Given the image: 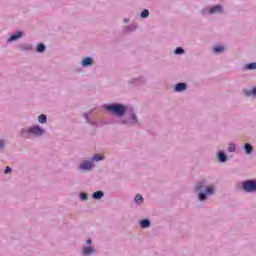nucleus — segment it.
Here are the masks:
<instances>
[{"label":"nucleus","instance_id":"f257e3e1","mask_svg":"<svg viewBox=\"0 0 256 256\" xmlns=\"http://www.w3.org/2000/svg\"><path fill=\"white\" fill-rule=\"evenodd\" d=\"M195 191L198 193V201H207L209 197L215 195V185H209L207 180H202L196 184Z\"/></svg>","mask_w":256,"mask_h":256},{"label":"nucleus","instance_id":"f03ea898","mask_svg":"<svg viewBox=\"0 0 256 256\" xmlns=\"http://www.w3.org/2000/svg\"><path fill=\"white\" fill-rule=\"evenodd\" d=\"M105 109H107L109 113H112V115H116L117 117H123V115L127 113V107L119 103L108 104L105 106Z\"/></svg>","mask_w":256,"mask_h":256},{"label":"nucleus","instance_id":"7ed1b4c3","mask_svg":"<svg viewBox=\"0 0 256 256\" xmlns=\"http://www.w3.org/2000/svg\"><path fill=\"white\" fill-rule=\"evenodd\" d=\"M87 245L82 247V256H93V255H97V248L93 245H91L93 243V240L91 238L86 240Z\"/></svg>","mask_w":256,"mask_h":256},{"label":"nucleus","instance_id":"20e7f679","mask_svg":"<svg viewBox=\"0 0 256 256\" xmlns=\"http://www.w3.org/2000/svg\"><path fill=\"white\" fill-rule=\"evenodd\" d=\"M219 13H223V6L221 5H216L211 8H203L200 10V14L204 17L207 15H217Z\"/></svg>","mask_w":256,"mask_h":256},{"label":"nucleus","instance_id":"39448f33","mask_svg":"<svg viewBox=\"0 0 256 256\" xmlns=\"http://www.w3.org/2000/svg\"><path fill=\"white\" fill-rule=\"evenodd\" d=\"M242 189L245 193H256V180L250 179L242 182Z\"/></svg>","mask_w":256,"mask_h":256},{"label":"nucleus","instance_id":"423d86ee","mask_svg":"<svg viewBox=\"0 0 256 256\" xmlns=\"http://www.w3.org/2000/svg\"><path fill=\"white\" fill-rule=\"evenodd\" d=\"M120 125H139L137 114L131 112L129 118H122L119 120Z\"/></svg>","mask_w":256,"mask_h":256},{"label":"nucleus","instance_id":"0eeeda50","mask_svg":"<svg viewBox=\"0 0 256 256\" xmlns=\"http://www.w3.org/2000/svg\"><path fill=\"white\" fill-rule=\"evenodd\" d=\"M95 169V163L91 160H83L79 165H78V171H93Z\"/></svg>","mask_w":256,"mask_h":256},{"label":"nucleus","instance_id":"6e6552de","mask_svg":"<svg viewBox=\"0 0 256 256\" xmlns=\"http://www.w3.org/2000/svg\"><path fill=\"white\" fill-rule=\"evenodd\" d=\"M29 133L34 137H43V135H45V129L41 128L39 125H35L29 128Z\"/></svg>","mask_w":256,"mask_h":256},{"label":"nucleus","instance_id":"1a4fd4ad","mask_svg":"<svg viewBox=\"0 0 256 256\" xmlns=\"http://www.w3.org/2000/svg\"><path fill=\"white\" fill-rule=\"evenodd\" d=\"M24 33L23 31H17L16 33L12 34L6 41V43H13V41H18V39H21L23 37Z\"/></svg>","mask_w":256,"mask_h":256},{"label":"nucleus","instance_id":"9d476101","mask_svg":"<svg viewBox=\"0 0 256 256\" xmlns=\"http://www.w3.org/2000/svg\"><path fill=\"white\" fill-rule=\"evenodd\" d=\"M82 67H91L93 65V58L91 57H86L84 59H82L81 62Z\"/></svg>","mask_w":256,"mask_h":256},{"label":"nucleus","instance_id":"9b49d317","mask_svg":"<svg viewBox=\"0 0 256 256\" xmlns=\"http://www.w3.org/2000/svg\"><path fill=\"white\" fill-rule=\"evenodd\" d=\"M185 89H187V84L181 82L175 85L174 91H176V93H181L182 91H185Z\"/></svg>","mask_w":256,"mask_h":256},{"label":"nucleus","instance_id":"f8f14e48","mask_svg":"<svg viewBox=\"0 0 256 256\" xmlns=\"http://www.w3.org/2000/svg\"><path fill=\"white\" fill-rule=\"evenodd\" d=\"M20 137H23L24 139H30L31 138V132H29V128H23L20 130Z\"/></svg>","mask_w":256,"mask_h":256},{"label":"nucleus","instance_id":"ddd939ff","mask_svg":"<svg viewBox=\"0 0 256 256\" xmlns=\"http://www.w3.org/2000/svg\"><path fill=\"white\" fill-rule=\"evenodd\" d=\"M217 159L220 163H226L227 161V154H225V152L220 151L217 154Z\"/></svg>","mask_w":256,"mask_h":256},{"label":"nucleus","instance_id":"4468645a","mask_svg":"<svg viewBox=\"0 0 256 256\" xmlns=\"http://www.w3.org/2000/svg\"><path fill=\"white\" fill-rule=\"evenodd\" d=\"M104 159H105L104 155L94 154L90 161H92V163H99V161H103Z\"/></svg>","mask_w":256,"mask_h":256},{"label":"nucleus","instance_id":"2eb2a0df","mask_svg":"<svg viewBox=\"0 0 256 256\" xmlns=\"http://www.w3.org/2000/svg\"><path fill=\"white\" fill-rule=\"evenodd\" d=\"M103 197H105V193L101 190L96 191L92 194V198L96 199L97 201H99L100 199H103Z\"/></svg>","mask_w":256,"mask_h":256},{"label":"nucleus","instance_id":"dca6fc26","mask_svg":"<svg viewBox=\"0 0 256 256\" xmlns=\"http://www.w3.org/2000/svg\"><path fill=\"white\" fill-rule=\"evenodd\" d=\"M140 227H141V229H147V228L151 227V221L149 219L141 220Z\"/></svg>","mask_w":256,"mask_h":256},{"label":"nucleus","instance_id":"f3484780","mask_svg":"<svg viewBox=\"0 0 256 256\" xmlns=\"http://www.w3.org/2000/svg\"><path fill=\"white\" fill-rule=\"evenodd\" d=\"M145 199L143 198V195L141 194H137L134 198V203H136V205H143Z\"/></svg>","mask_w":256,"mask_h":256},{"label":"nucleus","instance_id":"a211bd4d","mask_svg":"<svg viewBox=\"0 0 256 256\" xmlns=\"http://www.w3.org/2000/svg\"><path fill=\"white\" fill-rule=\"evenodd\" d=\"M243 149L246 155H251V153H253V146L249 143H245Z\"/></svg>","mask_w":256,"mask_h":256},{"label":"nucleus","instance_id":"6ab92c4d","mask_svg":"<svg viewBox=\"0 0 256 256\" xmlns=\"http://www.w3.org/2000/svg\"><path fill=\"white\" fill-rule=\"evenodd\" d=\"M130 83H133L134 85H143V83H145V78L143 77L134 78L130 81Z\"/></svg>","mask_w":256,"mask_h":256},{"label":"nucleus","instance_id":"aec40b11","mask_svg":"<svg viewBox=\"0 0 256 256\" xmlns=\"http://www.w3.org/2000/svg\"><path fill=\"white\" fill-rule=\"evenodd\" d=\"M137 29V26L135 24H132L130 26H124L123 27V32L124 33H129V32H133Z\"/></svg>","mask_w":256,"mask_h":256},{"label":"nucleus","instance_id":"412c9836","mask_svg":"<svg viewBox=\"0 0 256 256\" xmlns=\"http://www.w3.org/2000/svg\"><path fill=\"white\" fill-rule=\"evenodd\" d=\"M256 69V62H252L244 65V71H253Z\"/></svg>","mask_w":256,"mask_h":256},{"label":"nucleus","instance_id":"4be33fe9","mask_svg":"<svg viewBox=\"0 0 256 256\" xmlns=\"http://www.w3.org/2000/svg\"><path fill=\"white\" fill-rule=\"evenodd\" d=\"M22 51H33V45L31 44H24L21 46Z\"/></svg>","mask_w":256,"mask_h":256},{"label":"nucleus","instance_id":"5701e85b","mask_svg":"<svg viewBox=\"0 0 256 256\" xmlns=\"http://www.w3.org/2000/svg\"><path fill=\"white\" fill-rule=\"evenodd\" d=\"M245 95H246V97H251V96L256 97V88H253L251 90H247L245 92Z\"/></svg>","mask_w":256,"mask_h":256},{"label":"nucleus","instance_id":"b1692460","mask_svg":"<svg viewBox=\"0 0 256 256\" xmlns=\"http://www.w3.org/2000/svg\"><path fill=\"white\" fill-rule=\"evenodd\" d=\"M83 117H84L86 123H88L89 125H97V122L91 121V119L89 118V114L85 113V114H83Z\"/></svg>","mask_w":256,"mask_h":256},{"label":"nucleus","instance_id":"393cba45","mask_svg":"<svg viewBox=\"0 0 256 256\" xmlns=\"http://www.w3.org/2000/svg\"><path fill=\"white\" fill-rule=\"evenodd\" d=\"M38 122L41 124L47 123V115L41 114L38 116Z\"/></svg>","mask_w":256,"mask_h":256},{"label":"nucleus","instance_id":"a878e982","mask_svg":"<svg viewBox=\"0 0 256 256\" xmlns=\"http://www.w3.org/2000/svg\"><path fill=\"white\" fill-rule=\"evenodd\" d=\"M45 49H46V47L44 46V44L40 43V44H38L36 51H37V53H45Z\"/></svg>","mask_w":256,"mask_h":256},{"label":"nucleus","instance_id":"bb28decb","mask_svg":"<svg viewBox=\"0 0 256 256\" xmlns=\"http://www.w3.org/2000/svg\"><path fill=\"white\" fill-rule=\"evenodd\" d=\"M213 51H214V53H223V51H225V47H223V46H215L213 48Z\"/></svg>","mask_w":256,"mask_h":256},{"label":"nucleus","instance_id":"cd10ccee","mask_svg":"<svg viewBox=\"0 0 256 256\" xmlns=\"http://www.w3.org/2000/svg\"><path fill=\"white\" fill-rule=\"evenodd\" d=\"M235 151H237V147L235 146V144L230 143L228 146V152L229 153H235Z\"/></svg>","mask_w":256,"mask_h":256},{"label":"nucleus","instance_id":"c85d7f7f","mask_svg":"<svg viewBox=\"0 0 256 256\" xmlns=\"http://www.w3.org/2000/svg\"><path fill=\"white\" fill-rule=\"evenodd\" d=\"M140 17L142 19H147V17H149V11L147 9L143 10L140 14Z\"/></svg>","mask_w":256,"mask_h":256},{"label":"nucleus","instance_id":"c756f323","mask_svg":"<svg viewBox=\"0 0 256 256\" xmlns=\"http://www.w3.org/2000/svg\"><path fill=\"white\" fill-rule=\"evenodd\" d=\"M183 53H185V50L181 47H177L175 49V55H183Z\"/></svg>","mask_w":256,"mask_h":256},{"label":"nucleus","instance_id":"7c9ffc66","mask_svg":"<svg viewBox=\"0 0 256 256\" xmlns=\"http://www.w3.org/2000/svg\"><path fill=\"white\" fill-rule=\"evenodd\" d=\"M80 199L81 201H87V199H89V196L87 195V193L82 192L80 193Z\"/></svg>","mask_w":256,"mask_h":256},{"label":"nucleus","instance_id":"2f4dec72","mask_svg":"<svg viewBox=\"0 0 256 256\" xmlns=\"http://www.w3.org/2000/svg\"><path fill=\"white\" fill-rule=\"evenodd\" d=\"M5 149V140L0 139V150L3 151Z\"/></svg>","mask_w":256,"mask_h":256},{"label":"nucleus","instance_id":"473e14b6","mask_svg":"<svg viewBox=\"0 0 256 256\" xmlns=\"http://www.w3.org/2000/svg\"><path fill=\"white\" fill-rule=\"evenodd\" d=\"M12 169L11 167L7 166L6 169L4 170V174L8 175V173H11Z\"/></svg>","mask_w":256,"mask_h":256},{"label":"nucleus","instance_id":"72a5a7b5","mask_svg":"<svg viewBox=\"0 0 256 256\" xmlns=\"http://www.w3.org/2000/svg\"><path fill=\"white\" fill-rule=\"evenodd\" d=\"M124 23H129V19L125 18Z\"/></svg>","mask_w":256,"mask_h":256}]
</instances>
